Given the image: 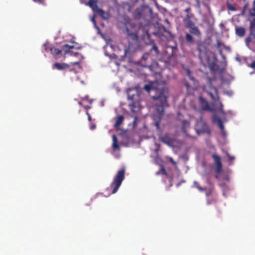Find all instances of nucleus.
I'll return each mask as SVG.
<instances>
[{"label":"nucleus","instance_id":"obj_44","mask_svg":"<svg viewBox=\"0 0 255 255\" xmlns=\"http://www.w3.org/2000/svg\"><path fill=\"white\" fill-rule=\"evenodd\" d=\"M72 64L73 65H79L80 64V62H74L72 63Z\"/></svg>","mask_w":255,"mask_h":255},{"label":"nucleus","instance_id":"obj_30","mask_svg":"<svg viewBox=\"0 0 255 255\" xmlns=\"http://www.w3.org/2000/svg\"><path fill=\"white\" fill-rule=\"evenodd\" d=\"M194 185L200 191H205L206 190V188H203L202 187H201L200 186V184L199 183L197 182V181H195L194 182Z\"/></svg>","mask_w":255,"mask_h":255},{"label":"nucleus","instance_id":"obj_9","mask_svg":"<svg viewBox=\"0 0 255 255\" xmlns=\"http://www.w3.org/2000/svg\"><path fill=\"white\" fill-rule=\"evenodd\" d=\"M93 11L104 19H108L110 17L109 13L105 12L102 9L98 8V7Z\"/></svg>","mask_w":255,"mask_h":255},{"label":"nucleus","instance_id":"obj_25","mask_svg":"<svg viewBox=\"0 0 255 255\" xmlns=\"http://www.w3.org/2000/svg\"><path fill=\"white\" fill-rule=\"evenodd\" d=\"M212 158L214 159L215 165L222 163L221 161V158L219 156L215 154H214L212 155Z\"/></svg>","mask_w":255,"mask_h":255},{"label":"nucleus","instance_id":"obj_12","mask_svg":"<svg viewBox=\"0 0 255 255\" xmlns=\"http://www.w3.org/2000/svg\"><path fill=\"white\" fill-rule=\"evenodd\" d=\"M196 131L198 134L207 133H209L210 132V129L209 128L208 126L206 124H203V127L202 128H197L196 129Z\"/></svg>","mask_w":255,"mask_h":255},{"label":"nucleus","instance_id":"obj_51","mask_svg":"<svg viewBox=\"0 0 255 255\" xmlns=\"http://www.w3.org/2000/svg\"><path fill=\"white\" fill-rule=\"evenodd\" d=\"M215 177H216V178L218 179V175H216L215 176Z\"/></svg>","mask_w":255,"mask_h":255},{"label":"nucleus","instance_id":"obj_46","mask_svg":"<svg viewBox=\"0 0 255 255\" xmlns=\"http://www.w3.org/2000/svg\"><path fill=\"white\" fill-rule=\"evenodd\" d=\"M96 128V126L95 125H93L91 127V129H94Z\"/></svg>","mask_w":255,"mask_h":255},{"label":"nucleus","instance_id":"obj_7","mask_svg":"<svg viewBox=\"0 0 255 255\" xmlns=\"http://www.w3.org/2000/svg\"><path fill=\"white\" fill-rule=\"evenodd\" d=\"M197 49L199 51V56L201 57L202 54H205L207 51V46L204 42L198 41L197 43Z\"/></svg>","mask_w":255,"mask_h":255},{"label":"nucleus","instance_id":"obj_42","mask_svg":"<svg viewBox=\"0 0 255 255\" xmlns=\"http://www.w3.org/2000/svg\"><path fill=\"white\" fill-rule=\"evenodd\" d=\"M86 114L88 115V120L89 121H91V117L90 114L88 112H87Z\"/></svg>","mask_w":255,"mask_h":255},{"label":"nucleus","instance_id":"obj_18","mask_svg":"<svg viewBox=\"0 0 255 255\" xmlns=\"http://www.w3.org/2000/svg\"><path fill=\"white\" fill-rule=\"evenodd\" d=\"M189 31L191 34L196 36H199L201 34V32L199 28L196 26H195L194 27L189 29Z\"/></svg>","mask_w":255,"mask_h":255},{"label":"nucleus","instance_id":"obj_24","mask_svg":"<svg viewBox=\"0 0 255 255\" xmlns=\"http://www.w3.org/2000/svg\"><path fill=\"white\" fill-rule=\"evenodd\" d=\"M74 45H69L68 44H65L62 46V49L65 52V54L69 52L70 49L74 48Z\"/></svg>","mask_w":255,"mask_h":255},{"label":"nucleus","instance_id":"obj_16","mask_svg":"<svg viewBox=\"0 0 255 255\" xmlns=\"http://www.w3.org/2000/svg\"><path fill=\"white\" fill-rule=\"evenodd\" d=\"M124 120V117L123 115L119 116L116 120V121L114 125V127L116 128H118L120 125L122 124Z\"/></svg>","mask_w":255,"mask_h":255},{"label":"nucleus","instance_id":"obj_23","mask_svg":"<svg viewBox=\"0 0 255 255\" xmlns=\"http://www.w3.org/2000/svg\"><path fill=\"white\" fill-rule=\"evenodd\" d=\"M182 130L184 133H186V128L190 126V123L187 121H183L182 122Z\"/></svg>","mask_w":255,"mask_h":255},{"label":"nucleus","instance_id":"obj_52","mask_svg":"<svg viewBox=\"0 0 255 255\" xmlns=\"http://www.w3.org/2000/svg\"><path fill=\"white\" fill-rule=\"evenodd\" d=\"M219 51H220V53H222V50L220 49V50H219Z\"/></svg>","mask_w":255,"mask_h":255},{"label":"nucleus","instance_id":"obj_27","mask_svg":"<svg viewBox=\"0 0 255 255\" xmlns=\"http://www.w3.org/2000/svg\"><path fill=\"white\" fill-rule=\"evenodd\" d=\"M249 3H246L244 5V6L243 7V10L242 11V15H245L247 10H248L250 12V9H249Z\"/></svg>","mask_w":255,"mask_h":255},{"label":"nucleus","instance_id":"obj_36","mask_svg":"<svg viewBox=\"0 0 255 255\" xmlns=\"http://www.w3.org/2000/svg\"><path fill=\"white\" fill-rule=\"evenodd\" d=\"M133 118H134V120L132 122V124H133V127H135V126H136V125H137L136 122H137L138 118H137V116H134L133 117Z\"/></svg>","mask_w":255,"mask_h":255},{"label":"nucleus","instance_id":"obj_38","mask_svg":"<svg viewBox=\"0 0 255 255\" xmlns=\"http://www.w3.org/2000/svg\"><path fill=\"white\" fill-rule=\"evenodd\" d=\"M33 1L35 2H38L40 4H42L43 5H45V3L44 2L45 0H33Z\"/></svg>","mask_w":255,"mask_h":255},{"label":"nucleus","instance_id":"obj_1","mask_svg":"<svg viewBox=\"0 0 255 255\" xmlns=\"http://www.w3.org/2000/svg\"><path fill=\"white\" fill-rule=\"evenodd\" d=\"M152 98L156 101V110L158 115V117L162 118L164 113V107L167 105V91L163 90L158 91Z\"/></svg>","mask_w":255,"mask_h":255},{"label":"nucleus","instance_id":"obj_8","mask_svg":"<svg viewBox=\"0 0 255 255\" xmlns=\"http://www.w3.org/2000/svg\"><path fill=\"white\" fill-rule=\"evenodd\" d=\"M213 122L217 124L222 132H224V126L221 118L217 115L213 117Z\"/></svg>","mask_w":255,"mask_h":255},{"label":"nucleus","instance_id":"obj_3","mask_svg":"<svg viewBox=\"0 0 255 255\" xmlns=\"http://www.w3.org/2000/svg\"><path fill=\"white\" fill-rule=\"evenodd\" d=\"M204 90L211 97L213 101L217 102L219 105L218 110L222 113H224L223 111V105L220 101V97L218 95V91L215 87L213 86L211 84L207 87L204 88Z\"/></svg>","mask_w":255,"mask_h":255},{"label":"nucleus","instance_id":"obj_41","mask_svg":"<svg viewBox=\"0 0 255 255\" xmlns=\"http://www.w3.org/2000/svg\"><path fill=\"white\" fill-rule=\"evenodd\" d=\"M212 193V190L211 189H210L208 191H207L206 193V196H208L209 195H210Z\"/></svg>","mask_w":255,"mask_h":255},{"label":"nucleus","instance_id":"obj_11","mask_svg":"<svg viewBox=\"0 0 255 255\" xmlns=\"http://www.w3.org/2000/svg\"><path fill=\"white\" fill-rule=\"evenodd\" d=\"M199 102L202 109L204 110H209L210 109V106L208 101L202 97L199 98Z\"/></svg>","mask_w":255,"mask_h":255},{"label":"nucleus","instance_id":"obj_33","mask_svg":"<svg viewBox=\"0 0 255 255\" xmlns=\"http://www.w3.org/2000/svg\"><path fill=\"white\" fill-rule=\"evenodd\" d=\"M161 119V118L157 117V119L156 120V121L155 122V125L156 127L157 128H159L160 122Z\"/></svg>","mask_w":255,"mask_h":255},{"label":"nucleus","instance_id":"obj_39","mask_svg":"<svg viewBox=\"0 0 255 255\" xmlns=\"http://www.w3.org/2000/svg\"><path fill=\"white\" fill-rule=\"evenodd\" d=\"M91 21L93 22V23H94V24L95 25H96V20H95V15H94L92 18H91Z\"/></svg>","mask_w":255,"mask_h":255},{"label":"nucleus","instance_id":"obj_10","mask_svg":"<svg viewBox=\"0 0 255 255\" xmlns=\"http://www.w3.org/2000/svg\"><path fill=\"white\" fill-rule=\"evenodd\" d=\"M69 66L64 63H55L53 65V69H56L59 70H64L68 68Z\"/></svg>","mask_w":255,"mask_h":255},{"label":"nucleus","instance_id":"obj_50","mask_svg":"<svg viewBox=\"0 0 255 255\" xmlns=\"http://www.w3.org/2000/svg\"><path fill=\"white\" fill-rule=\"evenodd\" d=\"M79 104L80 105H81V106H82V103H81V102H79Z\"/></svg>","mask_w":255,"mask_h":255},{"label":"nucleus","instance_id":"obj_43","mask_svg":"<svg viewBox=\"0 0 255 255\" xmlns=\"http://www.w3.org/2000/svg\"><path fill=\"white\" fill-rule=\"evenodd\" d=\"M162 172L164 175H166L167 174V173H166V171L165 169L163 167H162Z\"/></svg>","mask_w":255,"mask_h":255},{"label":"nucleus","instance_id":"obj_13","mask_svg":"<svg viewBox=\"0 0 255 255\" xmlns=\"http://www.w3.org/2000/svg\"><path fill=\"white\" fill-rule=\"evenodd\" d=\"M235 32L239 37H243L246 33L245 28L242 26H236Z\"/></svg>","mask_w":255,"mask_h":255},{"label":"nucleus","instance_id":"obj_40","mask_svg":"<svg viewBox=\"0 0 255 255\" xmlns=\"http://www.w3.org/2000/svg\"><path fill=\"white\" fill-rule=\"evenodd\" d=\"M184 11L187 12V13H190V11H191V8L190 7H188L186 8Z\"/></svg>","mask_w":255,"mask_h":255},{"label":"nucleus","instance_id":"obj_17","mask_svg":"<svg viewBox=\"0 0 255 255\" xmlns=\"http://www.w3.org/2000/svg\"><path fill=\"white\" fill-rule=\"evenodd\" d=\"M161 140L163 142L167 144L168 145H172L173 142V139L169 137L167 135H165L162 137Z\"/></svg>","mask_w":255,"mask_h":255},{"label":"nucleus","instance_id":"obj_26","mask_svg":"<svg viewBox=\"0 0 255 255\" xmlns=\"http://www.w3.org/2000/svg\"><path fill=\"white\" fill-rule=\"evenodd\" d=\"M127 34L128 36H130L132 39H137V36L135 33L130 32L128 28H127Z\"/></svg>","mask_w":255,"mask_h":255},{"label":"nucleus","instance_id":"obj_15","mask_svg":"<svg viewBox=\"0 0 255 255\" xmlns=\"http://www.w3.org/2000/svg\"><path fill=\"white\" fill-rule=\"evenodd\" d=\"M97 3L98 0H89L87 5L94 10L98 7Z\"/></svg>","mask_w":255,"mask_h":255},{"label":"nucleus","instance_id":"obj_20","mask_svg":"<svg viewBox=\"0 0 255 255\" xmlns=\"http://www.w3.org/2000/svg\"><path fill=\"white\" fill-rule=\"evenodd\" d=\"M185 23V26L186 28L190 29L192 27H194L195 25V23L191 20H183Z\"/></svg>","mask_w":255,"mask_h":255},{"label":"nucleus","instance_id":"obj_28","mask_svg":"<svg viewBox=\"0 0 255 255\" xmlns=\"http://www.w3.org/2000/svg\"><path fill=\"white\" fill-rule=\"evenodd\" d=\"M216 172L217 174H219L222 171V163L216 165Z\"/></svg>","mask_w":255,"mask_h":255},{"label":"nucleus","instance_id":"obj_6","mask_svg":"<svg viewBox=\"0 0 255 255\" xmlns=\"http://www.w3.org/2000/svg\"><path fill=\"white\" fill-rule=\"evenodd\" d=\"M144 89L148 92L150 91H154V95L156 94L158 91H161L162 90H166L162 85H159L157 81L152 82L148 85H145L144 87Z\"/></svg>","mask_w":255,"mask_h":255},{"label":"nucleus","instance_id":"obj_32","mask_svg":"<svg viewBox=\"0 0 255 255\" xmlns=\"http://www.w3.org/2000/svg\"><path fill=\"white\" fill-rule=\"evenodd\" d=\"M194 16V15L192 13H187L186 17L183 19V20H191Z\"/></svg>","mask_w":255,"mask_h":255},{"label":"nucleus","instance_id":"obj_4","mask_svg":"<svg viewBox=\"0 0 255 255\" xmlns=\"http://www.w3.org/2000/svg\"><path fill=\"white\" fill-rule=\"evenodd\" d=\"M125 169L122 168L119 170L114 176L113 181L111 184V188H113L112 194L116 193L120 187L123 181L125 179Z\"/></svg>","mask_w":255,"mask_h":255},{"label":"nucleus","instance_id":"obj_14","mask_svg":"<svg viewBox=\"0 0 255 255\" xmlns=\"http://www.w3.org/2000/svg\"><path fill=\"white\" fill-rule=\"evenodd\" d=\"M113 144L112 147L114 150H120V146L118 144V139L115 134L112 135Z\"/></svg>","mask_w":255,"mask_h":255},{"label":"nucleus","instance_id":"obj_48","mask_svg":"<svg viewBox=\"0 0 255 255\" xmlns=\"http://www.w3.org/2000/svg\"><path fill=\"white\" fill-rule=\"evenodd\" d=\"M43 46L45 47V50H47L46 44H44L43 45Z\"/></svg>","mask_w":255,"mask_h":255},{"label":"nucleus","instance_id":"obj_31","mask_svg":"<svg viewBox=\"0 0 255 255\" xmlns=\"http://www.w3.org/2000/svg\"><path fill=\"white\" fill-rule=\"evenodd\" d=\"M129 107L132 113L135 112L134 109L136 108V104L134 102H132L131 104H130L129 105Z\"/></svg>","mask_w":255,"mask_h":255},{"label":"nucleus","instance_id":"obj_47","mask_svg":"<svg viewBox=\"0 0 255 255\" xmlns=\"http://www.w3.org/2000/svg\"><path fill=\"white\" fill-rule=\"evenodd\" d=\"M127 52H128V49H125V55L127 54Z\"/></svg>","mask_w":255,"mask_h":255},{"label":"nucleus","instance_id":"obj_21","mask_svg":"<svg viewBox=\"0 0 255 255\" xmlns=\"http://www.w3.org/2000/svg\"><path fill=\"white\" fill-rule=\"evenodd\" d=\"M50 51L51 53L53 55H58L61 54L62 51L61 50H59L54 46L51 47L50 48Z\"/></svg>","mask_w":255,"mask_h":255},{"label":"nucleus","instance_id":"obj_35","mask_svg":"<svg viewBox=\"0 0 255 255\" xmlns=\"http://www.w3.org/2000/svg\"><path fill=\"white\" fill-rule=\"evenodd\" d=\"M226 155H227V157H228L229 160L230 161L232 162V161H233L235 159V156L230 155L229 153H227Z\"/></svg>","mask_w":255,"mask_h":255},{"label":"nucleus","instance_id":"obj_5","mask_svg":"<svg viewBox=\"0 0 255 255\" xmlns=\"http://www.w3.org/2000/svg\"><path fill=\"white\" fill-rule=\"evenodd\" d=\"M176 46H167L162 53V58L165 63H171L175 61Z\"/></svg>","mask_w":255,"mask_h":255},{"label":"nucleus","instance_id":"obj_49","mask_svg":"<svg viewBox=\"0 0 255 255\" xmlns=\"http://www.w3.org/2000/svg\"><path fill=\"white\" fill-rule=\"evenodd\" d=\"M84 108H85L86 109H88L90 108V107H88V106H85Z\"/></svg>","mask_w":255,"mask_h":255},{"label":"nucleus","instance_id":"obj_34","mask_svg":"<svg viewBox=\"0 0 255 255\" xmlns=\"http://www.w3.org/2000/svg\"><path fill=\"white\" fill-rule=\"evenodd\" d=\"M225 46V45L224 43H222L221 41L220 40H217V45L216 47L217 48H219L220 46Z\"/></svg>","mask_w":255,"mask_h":255},{"label":"nucleus","instance_id":"obj_37","mask_svg":"<svg viewBox=\"0 0 255 255\" xmlns=\"http://www.w3.org/2000/svg\"><path fill=\"white\" fill-rule=\"evenodd\" d=\"M228 8L229 10H231V11H235L236 10V8H235V7L230 4H228Z\"/></svg>","mask_w":255,"mask_h":255},{"label":"nucleus","instance_id":"obj_22","mask_svg":"<svg viewBox=\"0 0 255 255\" xmlns=\"http://www.w3.org/2000/svg\"><path fill=\"white\" fill-rule=\"evenodd\" d=\"M185 39L188 43L192 44L194 43L193 37L188 33H187L185 35Z\"/></svg>","mask_w":255,"mask_h":255},{"label":"nucleus","instance_id":"obj_29","mask_svg":"<svg viewBox=\"0 0 255 255\" xmlns=\"http://www.w3.org/2000/svg\"><path fill=\"white\" fill-rule=\"evenodd\" d=\"M250 15L252 16H255V0L253 2V7L250 9Z\"/></svg>","mask_w":255,"mask_h":255},{"label":"nucleus","instance_id":"obj_2","mask_svg":"<svg viewBox=\"0 0 255 255\" xmlns=\"http://www.w3.org/2000/svg\"><path fill=\"white\" fill-rule=\"evenodd\" d=\"M159 54L157 46L153 44L149 52H145L140 60V63L142 67L151 68L152 67L154 57Z\"/></svg>","mask_w":255,"mask_h":255},{"label":"nucleus","instance_id":"obj_45","mask_svg":"<svg viewBox=\"0 0 255 255\" xmlns=\"http://www.w3.org/2000/svg\"><path fill=\"white\" fill-rule=\"evenodd\" d=\"M170 162H171L172 164H176V162H175V161L172 159V158H171V159H170Z\"/></svg>","mask_w":255,"mask_h":255},{"label":"nucleus","instance_id":"obj_19","mask_svg":"<svg viewBox=\"0 0 255 255\" xmlns=\"http://www.w3.org/2000/svg\"><path fill=\"white\" fill-rule=\"evenodd\" d=\"M185 23V26L186 28L190 29L192 27H194L195 25V23L191 20H183Z\"/></svg>","mask_w":255,"mask_h":255}]
</instances>
